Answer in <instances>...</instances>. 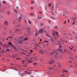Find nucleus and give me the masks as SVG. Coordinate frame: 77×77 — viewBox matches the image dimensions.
Wrapping results in <instances>:
<instances>
[{
    "label": "nucleus",
    "mask_w": 77,
    "mask_h": 77,
    "mask_svg": "<svg viewBox=\"0 0 77 77\" xmlns=\"http://www.w3.org/2000/svg\"><path fill=\"white\" fill-rule=\"evenodd\" d=\"M16 31H18V29L16 30Z\"/></svg>",
    "instance_id": "obj_62"
},
{
    "label": "nucleus",
    "mask_w": 77,
    "mask_h": 77,
    "mask_svg": "<svg viewBox=\"0 0 77 77\" xmlns=\"http://www.w3.org/2000/svg\"><path fill=\"white\" fill-rule=\"evenodd\" d=\"M68 22L69 23V20H68Z\"/></svg>",
    "instance_id": "obj_49"
},
{
    "label": "nucleus",
    "mask_w": 77,
    "mask_h": 77,
    "mask_svg": "<svg viewBox=\"0 0 77 77\" xmlns=\"http://www.w3.org/2000/svg\"><path fill=\"white\" fill-rule=\"evenodd\" d=\"M2 46L3 47H6V45L5 44V45H3Z\"/></svg>",
    "instance_id": "obj_20"
},
{
    "label": "nucleus",
    "mask_w": 77,
    "mask_h": 77,
    "mask_svg": "<svg viewBox=\"0 0 77 77\" xmlns=\"http://www.w3.org/2000/svg\"><path fill=\"white\" fill-rule=\"evenodd\" d=\"M40 41H41V39H40Z\"/></svg>",
    "instance_id": "obj_54"
},
{
    "label": "nucleus",
    "mask_w": 77,
    "mask_h": 77,
    "mask_svg": "<svg viewBox=\"0 0 77 77\" xmlns=\"http://www.w3.org/2000/svg\"><path fill=\"white\" fill-rule=\"evenodd\" d=\"M14 12L15 13V14H17V11L15 10H14Z\"/></svg>",
    "instance_id": "obj_13"
},
{
    "label": "nucleus",
    "mask_w": 77,
    "mask_h": 77,
    "mask_svg": "<svg viewBox=\"0 0 77 77\" xmlns=\"http://www.w3.org/2000/svg\"><path fill=\"white\" fill-rule=\"evenodd\" d=\"M21 17H20L19 19V20H18L19 21H20V20H21Z\"/></svg>",
    "instance_id": "obj_22"
},
{
    "label": "nucleus",
    "mask_w": 77,
    "mask_h": 77,
    "mask_svg": "<svg viewBox=\"0 0 77 77\" xmlns=\"http://www.w3.org/2000/svg\"><path fill=\"white\" fill-rule=\"evenodd\" d=\"M33 65H34V66H36V65H37V63H33Z\"/></svg>",
    "instance_id": "obj_12"
},
{
    "label": "nucleus",
    "mask_w": 77,
    "mask_h": 77,
    "mask_svg": "<svg viewBox=\"0 0 77 77\" xmlns=\"http://www.w3.org/2000/svg\"><path fill=\"white\" fill-rule=\"evenodd\" d=\"M44 51H45L44 50H41L40 51H39V53H44Z\"/></svg>",
    "instance_id": "obj_4"
},
{
    "label": "nucleus",
    "mask_w": 77,
    "mask_h": 77,
    "mask_svg": "<svg viewBox=\"0 0 77 77\" xmlns=\"http://www.w3.org/2000/svg\"><path fill=\"white\" fill-rule=\"evenodd\" d=\"M5 51L4 50H3L2 51V53H4V51Z\"/></svg>",
    "instance_id": "obj_31"
},
{
    "label": "nucleus",
    "mask_w": 77,
    "mask_h": 77,
    "mask_svg": "<svg viewBox=\"0 0 77 77\" xmlns=\"http://www.w3.org/2000/svg\"><path fill=\"white\" fill-rule=\"evenodd\" d=\"M8 45H11V46H12V47H13V48H14L15 50H16V48L12 45L11 42H9L8 43Z\"/></svg>",
    "instance_id": "obj_2"
},
{
    "label": "nucleus",
    "mask_w": 77,
    "mask_h": 77,
    "mask_svg": "<svg viewBox=\"0 0 77 77\" xmlns=\"http://www.w3.org/2000/svg\"><path fill=\"white\" fill-rule=\"evenodd\" d=\"M25 74H30V73L28 72L25 71Z\"/></svg>",
    "instance_id": "obj_8"
},
{
    "label": "nucleus",
    "mask_w": 77,
    "mask_h": 77,
    "mask_svg": "<svg viewBox=\"0 0 77 77\" xmlns=\"http://www.w3.org/2000/svg\"><path fill=\"white\" fill-rule=\"evenodd\" d=\"M38 19H41V16H39V15H38Z\"/></svg>",
    "instance_id": "obj_11"
},
{
    "label": "nucleus",
    "mask_w": 77,
    "mask_h": 77,
    "mask_svg": "<svg viewBox=\"0 0 77 77\" xmlns=\"http://www.w3.org/2000/svg\"><path fill=\"white\" fill-rule=\"evenodd\" d=\"M39 14H42V12L40 11L39 12Z\"/></svg>",
    "instance_id": "obj_28"
},
{
    "label": "nucleus",
    "mask_w": 77,
    "mask_h": 77,
    "mask_svg": "<svg viewBox=\"0 0 77 77\" xmlns=\"http://www.w3.org/2000/svg\"><path fill=\"white\" fill-rule=\"evenodd\" d=\"M59 51H60V52H62V53H63V52L62 51V50H60V49H59Z\"/></svg>",
    "instance_id": "obj_17"
},
{
    "label": "nucleus",
    "mask_w": 77,
    "mask_h": 77,
    "mask_svg": "<svg viewBox=\"0 0 77 77\" xmlns=\"http://www.w3.org/2000/svg\"><path fill=\"white\" fill-rule=\"evenodd\" d=\"M64 51L65 52H66V49H64Z\"/></svg>",
    "instance_id": "obj_36"
},
{
    "label": "nucleus",
    "mask_w": 77,
    "mask_h": 77,
    "mask_svg": "<svg viewBox=\"0 0 77 77\" xmlns=\"http://www.w3.org/2000/svg\"><path fill=\"white\" fill-rule=\"evenodd\" d=\"M62 76H63V75H63V74H62Z\"/></svg>",
    "instance_id": "obj_50"
},
{
    "label": "nucleus",
    "mask_w": 77,
    "mask_h": 77,
    "mask_svg": "<svg viewBox=\"0 0 77 77\" xmlns=\"http://www.w3.org/2000/svg\"><path fill=\"white\" fill-rule=\"evenodd\" d=\"M8 14H10V12L9 11H8Z\"/></svg>",
    "instance_id": "obj_47"
},
{
    "label": "nucleus",
    "mask_w": 77,
    "mask_h": 77,
    "mask_svg": "<svg viewBox=\"0 0 77 77\" xmlns=\"http://www.w3.org/2000/svg\"><path fill=\"white\" fill-rule=\"evenodd\" d=\"M26 60H28V62L30 63H32V62H33L32 61H30V60H29V59H30V60H32V57H31L30 58H29V57H26Z\"/></svg>",
    "instance_id": "obj_1"
},
{
    "label": "nucleus",
    "mask_w": 77,
    "mask_h": 77,
    "mask_svg": "<svg viewBox=\"0 0 77 77\" xmlns=\"http://www.w3.org/2000/svg\"><path fill=\"white\" fill-rule=\"evenodd\" d=\"M3 3H6V2H5V1H4L3 2Z\"/></svg>",
    "instance_id": "obj_41"
},
{
    "label": "nucleus",
    "mask_w": 77,
    "mask_h": 77,
    "mask_svg": "<svg viewBox=\"0 0 77 77\" xmlns=\"http://www.w3.org/2000/svg\"><path fill=\"white\" fill-rule=\"evenodd\" d=\"M30 51V52H31V53H32V52H33V51H32V50H31Z\"/></svg>",
    "instance_id": "obj_37"
},
{
    "label": "nucleus",
    "mask_w": 77,
    "mask_h": 77,
    "mask_svg": "<svg viewBox=\"0 0 77 77\" xmlns=\"http://www.w3.org/2000/svg\"><path fill=\"white\" fill-rule=\"evenodd\" d=\"M66 21H65L64 23V24H65V23H66Z\"/></svg>",
    "instance_id": "obj_44"
},
{
    "label": "nucleus",
    "mask_w": 77,
    "mask_h": 77,
    "mask_svg": "<svg viewBox=\"0 0 77 77\" xmlns=\"http://www.w3.org/2000/svg\"><path fill=\"white\" fill-rule=\"evenodd\" d=\"M49 69H51V70L52 69V68H49Z\"/></svg>",
    "instance_id": "obj_30"
},
{
    "label": "nucleus",
    "mask_w": 77,
    "mask_h": 77,
    "mask_svg": "<svg viewBox=\"0 0 77 77\" xmlns=\"http://www.w3.org/2000/svg\"><path fill=\"white\" fill-rule=\"evenodd\" d=\"M44 47H45V46L44 45Z\"/></svg>",
    "instance_id": "obj_55"
},
{
    "label": "nucleus",
    "mask_w": 77,
    "mask_h": 77,
    "mask_svg": "<svg viewBox=\"0 0 77 77\" xmlns=\"http://www.w3.org/2000/svg\"><path fill=\"white\" fill-rule=\"evenodd\" d=\"M30 15H31L32 16H33L34 14H33V13H31L30 14Z\"/></svg>",
    "instance_id": "obj_21"
},
{
    "label": "nucleus",
    "mask_w": 77,
    "mask_h": 77,
    "mask_svg": "<svg viewBox=\"0 0 77 77\" xmlns=\"http://www.w3.org/2000/svg\"><path fill=\"white\" fill-rule=\"evenodd\" d=\"M44 42L45 43H48V42L47 41H44Z\"/></svg>",
    "instance_id": "obj_19"
},
{
    "label": "nucleus",
    "mask_w": 77,
    "mask_h": 77,
    "mask_svg": "<svg viewBox=\"0 0 77 77\" xmlns=\"http://www.w3.org/2000/svg\"><path fill=\"white\" fill-rule=\"evenodd\" d=\"M16 9H18V7H16Z\"/></svg>",
    "instance_id": "obj_48"
},
{
    "label": "nucleus",
    "mask_w": 77,
    "mask_h": 77,
    "mask_svg": "<svg viewBox=\"0 0 77 77\" xmlns=\"http://www.w3.org/2000/svg\"><path fill=\"white\" fill-rule=\"evenodd\" d=\"M9 51H10V50L9 49H8L6 50V52H9Z\"/></svg>",
    "instance_id": "obj_10"
},
{
    "label": "nucleus",
    "mask_w": 77,
    "mask_h": 77,
    "mask_svg": "<svg viewBox=\"0 0 77 77\" xmlns=\"http://www.w3.org/2000/svg\"><path fill=\"white\" fill-rule=\"evenodd\" d=\"M48 45V44H47V45Z\"/></svg>",
    "instance_id": "obj_60"
},
{
    "label": "nucleus",
    "mask_w": 77,
    "mask_h": 77,
    "mask_svg": "<svg viewBox=\"0 0 77 77\" xmlns=\"http://www.w3.org/2000/svg\"><path fill=\"white\" fill-rule=\"evenodd\" d=\"M63 71L64 72H68V71H67L66 70H64Z\"/></svg>",
    "instance_id": "obj_18"
},
{
    "label": "nucleus",
    "mask_w": 77,
    "mask_h": 77,
    "mask_svg": "<svg viewBox=\"0 0 77 77\" xmlns=\"http://www.w3.org/2000/svg\"><path fill=\"white\" fill-rule=\"evenodd\" d=\"M54 62V60H53L52 61H50L49 62V64H52L53 62Z\"/></svg>",
    "instance_id": "obj_9"
},
{
    "label": "nucleus",
    "mask_w": 77,
    "mask_h": 77,
    "mask_svg": "<svg viewBox=\"0 0 77 77\" xmlns=\"http://www.w3.org/2000/svg\"><path fill=\"white\" fill-rule=\"evenodd\" d=\"M30 30V29H29V28H27V30Z\"/></svg>",
    "instance_id": "obj_27"
},
{
    "label": "nucleus",
    "mask_w": 77,
    "mask_h": 77,
    "mask_svg": "<svg viewBox=\"0 0 77 77\" xmlns=\"http://www.w3.org/2000/svg\"><path fill=\"white\" fill-rule=\"evenodd\" d=\"M44 32H45V33H46V31H45Z\"/></svg>",
    "instance_id": "obj_59"
},
{
    "label": "nucleus",
    "mask_w": 77,
    "mask_h": 77,
    "mask_svg": "<svg viewBox=\"0 0 77 77\" xmlns=\"http://www.w3.org/2000/svg\"><path fill=\"white\" fill-rule=\"evenodd\" d=\"M55 29H57V26H55Z\"/></svg>",
    "instance_id": "obj_38"
},
{
    "label": "nucleus",
    "mask_w": 77,
    "mask_h": 77,
    "mask_svg": "<svg viewBox=\"0 0 77 77\" xmlns=\"http://www.w3.org/2000/svg\"><path fill=\"white\" fill-rule=\"evenodd\" d=\"M16 59H17V60H18L20 59V58H17Z\"/></svg>",
    "instance_id": "obj_35"
},
{
    "label": "nucleus",
    "mask_w": 77,
    "mask_h": 77,
    "mask_svg": "<svg viewBox=\"0 0 77 77\" xmlns=\"http://www.w3.org/2000/svg\"><path fill=\"white\" fill-rule=\"evenodd\" d=\"M36 45L37 47H39V45L38 44H37Z\"/></svg>",
    "instance_id": "obj_24"
},
{
    "label": "nucleus",
    "mask_w": 77,
    "mask_h": 77,
    "mask_svg": "<svg viewBox=\"0 0 77 77\" xmlns=\"http://www.w3.org/2000/svg\"><path fill=\"white\" fill-rule=\"evenodd\" d=\"M28 54H31V53H28Z\"/></svg>",
    "instance_id": "obj_56"
},
{
    "label": "nucleus",
    "mask_w": 77,
    "mask_h": 77,
    "mask_svg": "<svg viewBox=\"0 0 77 77\" xmlns=\"http://www.w3.org/2000/svg\"><path fill=\"white\" fill-rule=\"evenodd\" d=\"M75 20H74L73 23H72V25H75Z\"/></svg>",
    "instance_id": "obj_14"
},
{
    "label": "nucleus",
    "mask_w": 77,
    "mask_h": 77,
    "mask_svg": "<svg viewBox=\"0 0 77 77\" xmlns=\"http://www.w3.org/2000/svg\"><path fill=\"white\" fill-rule=\"evenodd\" d=\"M56 34L57 35V36H59V35H58V32H56L55 33H53V35L54 36H55V35Z\"/></svg>",
    "instance_id": "obj_5"
},
{
    "label": "nucleus",
    "mask_w": 77,
    "mask_h": 77,
    "mask_svg": "<svg viewBox=\"0 0 77 77\" xmlns=\"http://www.w3.org/2000/svg\"><path fill=\"white\" fill-rule=\"evenodd\" d=\"M0 45H2V43L1 42H0Z\"/></svg>",
    "instance_id": "obj_33"
},
{
    "label": "nucleus",
    "mask_w": 77,
    "mask_h": 77,
    "mask_svg": "<svg viewBox=\"0 0 77 77\" xmlns=\"http://www.w3.org/2000/svg\"><path fill=\"white\" fill-rule=\"evenodd\" d=\"M48 6L49 7H51V4L50 3L48 4Z\"/></svg>",
    "instance_id": "obj_23"
},
{
    "label": "nucleus",
    "mask_w": 77,
    "mask_h": 77,
    "mask_svg": "<svg viewBox=\"0 0 77 77\" xmlns=\"http://www.w3.org/2000/svg\"><path fill=\"white\" fill-rule=\"evenodd\" d=\"M35 50H36L37 48L36 47H35Z\"/></svg>",
    "instance_id": "obj_46"
},
{
    "label": "nucleus",
    "mask_w": 77,
    "mask_h": 77,
    "mask_svg": "<svg viewBox=\"0 0 77 77\" xmlns=\"http://www.w3.org/2000/svg\"><path fill=\"white\" fill-rule=\"evenodd\" d=\"M34 32L35 34V36H36L37 35H39V33H38V31L37 30H35L34 31Z\"/></svg>",
    "instance_id": "obj_3"
},
{
    "label": "nucleus",
    "mask_w": 77,
    "mask_h": 77,
    "mask_svg": "<svg viewBox=\"0 0 77 77\" xmlns=\"http://www.w3.org/2000/svg\"><path fill=\"white\" fill-rule=\"evenodd\" d=\"M23 41H19V43H20V44H21V43H22V42H23Z\"/></svg>",
    "instance_id": "obj_16"
},
{
    "label": "nucleus",
    "mask_w": 77,
    "mask_h": 77,
    "mask_svg": "<svg viewBox=\"0 0 77 77\" xmlns=\"http://www.w3.org/2000/svg\"><path fill=\"white\" fill-rule=\"evenodd\" d=\"M0 50H1V47H0Z\"/></svg>",
    "instance_id": "obj_63"
},
{
    "label": "nucleus",
    "mask_w": 77,
    "mask_h": 77,
    "mask_svg": "<svg viewBox=\"0 0 77 77\" xmlns=\"http://www.w3.org/2000/svg\"><path fill=\"white\" fill-rule=\"evenodd\" d=\"M42 31H43V29H40L39 32V33H42Z\"/></svg>",
    "instance_id": "obj_6"
},
{
    "label": "nucleus",
    "mask_w": 77,
    "mask_h": 77,
    "mask_svg": "<svg viewBox=\"0 0 77 77\" xmlns=\"http://www.w3.org/2000/svg\"><path fill=\"white\" fill-rule=\"evenodd\" d=\"M34 2V1H32L31 2V3L33 4Z\"/></svg>",
    "instance_id": "obj_34"
},
{
    "label": "nucleus",
    "mask_w": 77,
    "mask_h": 77,
    "mask_svg": "<svg viewBox=\"0 0 77 77\" xmlns=\"http://www.w3.org/2000/svg\"><path fill=\"white\" fill-rule=\"evenodd\" d=\"M12 38V37H9V38Z\"/></svg>",
    "instance_id": "obj_52"
},
{
    "label": "nucleus",
    "mask_w": 77,
    "mask_h": 77,
    "mask_svg": "<svg viewBox=\"0 0 77 77\" xmlns=\"http://www.w3.org/2000/svg\"><path fill=\"white\" fill-rule=\"evenodd\" d=\"M13 24H15V22L14 21V22H13Z\"/></svg>",
    "instance_id": "obj_42"
},
{
    "label": "nucleus",
    "mask_w": 77,
    "mask_h": 77,
    "mask_svg": "<svg viewBox=\"0 0 77 77\" xmlns=\"http://www.w3.org/2000/svg\"><path fill=\"white\" fill-rule=\"evenodd\" d=\"M12 57H13V58L15 57V56H14V55H12Z\"/></svg>",
    "instance_id": "obj_32"
},
{
    "label": "nucleus",
    "mask_w": 77,
    "mask_h": 77,
    "mask_svg": "<svg viewBox=\"0 0 77 77\" xmlns=\"http://www.w3.org/2000/svg\"><path fill=\"white\" fill-rule=\"evenodd\" d=\"M28 39V38H25L24 39V41H26V40H27Z\"/></svg>",
    "instance_id": "obj_15"
},
{
    "label": "nucleus",
    "mask_w": 77,
    "mask_h": 77,
    "mask_svg": "<svg viewBox=\"0 0 77 77\" xmlns=\"http://www.w3.org/2000/svg\"><path fill=\"white\" fill-rule=\"evenodd\" d=\"M76 51V50L75 49L73 50V51Z\"/></svg>",
    "instance_id": "obj_45"
},
{
    "label": "nucleus",
    "mask_w": 77,
    "mask_h": 77,
    "mask_svg": "<svg viewBox=\"0 0 77 77\" xmlns=\"http://www.w3.org/2000/svg\"><path fill=\"white\" fill-rule=\"evenodd\" d=\"M40 43H41V42H40L39 43V44H40Z\"/></svg>",
    "instance_id": "obj_64"
},
{
    "label": "nucleus",
    "mask_w": 77,
    "mask_h": 77,
    "mask_svg": "<svg viewBox=\"0 0 77 77\" xmlns=\"http://www.w3.org/2000/svg\"><path fill=\"white\" fill-rule=\"evenodd\" d=\"M33 9V8H32V7L31 8V10H32V9Z\"/></svg>",
    "instance_id": "obj_39"
},
{
    "label": "nucleus",
    "mask_w": 77,
    "mask_h": 77,
    "mask_svg": "<svg viewBox=\"0 0 77 77\" xmlns=\"http://www.w3.org/2000/svg\"><path fill=\"white\" fill-rule=\"evenodd\" d=\"M5 24L6 25V26H8V22L6 21L5 22Z\"/></svg>",
    "instance_id": "obj_7"
},
{
    "label": "nucleus",
    "mask_w": 77,
    "mask_h": 77,
    "mask_svg": "<svg viewBox=\"0 0 77 77\" xmlns=\"http://www.w3.org/2000/svg\"><path fill=\"white\" fill-rule=\"evenodd\" d=\"M14 65V64H11V65Z\"/></svg>",
    "instance_id": "obj_61"
},
{
    "label": "nucleus",
    "mask_w": 77,
    "mask_h": 77,
    "mask_svg": "<svg viewBox=\"0 0 77 77\" xmlns=\"http://www.w3.org/2000/svg\"><path fill=\"white\" fill-rule=\"evenodd\" d=\"M61 47H62V46H59V48H61Z\"/></svg>",
    "instance_id": "obj_40"
},
{
    "label": "nucleus",
    "mask_w": 77,
    "mask_h": 77,
    "mask_svg": "<svg viewBox=\"0 0 77 77\" xmlns=\"http://www.w3.org/2000/svg\"><path fill=\"white\" fill-rule=\"evenodd\" d=\"M54 54V53L53 52V53H51L50 54H51V55H52V54Z\"/></svg>",
    "instance_id": "obj_26"
},
{
    "label": "nucleus",
    "mask_w": 77,
    "mask_h": 77,
    "mask_svg": "<svg viewBox=\"0 0 77 77\" xmlns=\"http://www.w3.org/2000/svg\"><path fill=\"white\" fill-rule=\"evenodd\" d=\"M65 42H66V43H67V41H66Z\"/></svg>",
    "instance_id": "obj_53"
},
{
    "label": "nucleus",
    "mask_w": 77,
    "mask_h": 77,
    "mask_svg": "<svg viewBox=\"0 0 77 77\" xmlns=\"http://www.w3.org/2000/svg\"><path fill=\"white\" fill-rule=\"evenodd\" d=\"M29 24H31V22H30V21L29 20Z\"/></svg>",
    "instance_id": "obj_43"
},
{
    "label": "nucleus",
    "mask_w": 77,
    "mask_h": 77,
    "mask_svg": "<svg viewBox=\"0 0 77 77\" xmlns=\"http://www.w3.org/2000/svg\"><path fill=\"white\" fill-rule=\"evenodd\" d=\"M40 60H41V61H42V60L41 59Z\"/></svg>",
    "instance_id": "obj_58"
},
{
    "label": "nucleus",
    "mask_w": 77,
    "mask_h": 77,
    "mask_svg": "<svg viewBox=\"0 0 77 77\" xmlns=\"http://www.w3.org/2000/svg\"><path fill=\"white\" fill-rule=\"evenodd\" d=\"M58 44H60V41H59L58 42Z\"/></svg>",
    "instance_id": "obj_25"
},
{
    "label": "nucleus",
    "mask_w": 77,
    "mask_h": 77,
    "mask_svg": "<svg viewBox=\"0 0 77 77\" xmlns=\"http://www.w3.org/2000/svg\"><path fill=\"white\" fill-rule=\"evenodd\" d=\"M22 63H24V61H23V60H22Z\"/></svg>",
    "instance_id": "obj_29"
},
{
    "label": "nucleus",
    "mask_w": 77,
    "mask_h": 77,
    "mask_svg": "<svg viewBox=\"0 0 77 77\" xmlns=\"http://www.w3.org/2000/svg\"><path fill=\"white\" fill-rule=\"evenodd\" d=\"M1 18H3V16H1Z\"/></svg>",
    "instance_id": "obj_51"
},
{
    "label": "nucleus",
    "mask_w": 77,
    "mask_h": 77,
    "mask_svg": "<svg viewBox=\"0 0 77 77\" xmlns=\"http://www.w3.org/2000/svg\"><path fill=\"white\" fill-rule=\"evenodd\" d=\"M23 54H25L24 53H23Z\"/></svg>",
    "instance_id": "obj_57"
}]
</instances>
